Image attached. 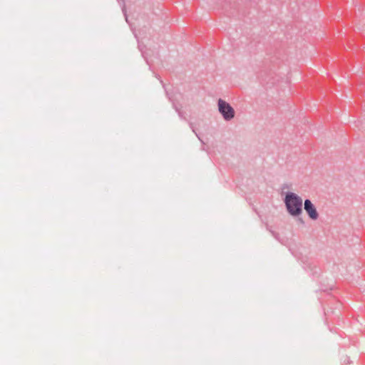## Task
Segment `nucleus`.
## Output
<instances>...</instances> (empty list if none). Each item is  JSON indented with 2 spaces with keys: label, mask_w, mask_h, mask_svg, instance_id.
<instances>
[{
  "label": "nucleus",
  "mask_w": 365,
  "mask_h": 365,
  "mask_svg": "<svg viewBox=\"0 0 365 365\" xmlns=\"http://www.w3.org/2000/svg\"><path fill=\"white\" fill-rule=\"evenodd\" d=\"M219 111L222 113L225 120H230L235 115L234 109L225 101H218Z\"/></svg>",
  "instance_id": "nucleus-2"
},
{
  "label": "nucleus",
  "mask_w": 365,
  "mask_h": 365,
  "mask_svg": "<svg viewBox=\"0 0 365 365\" xmlns=\"http://www.w3.org/2000/svg\"><path fill=\"white\" fill-rule=\"evenodd\" d=\"M284 203L288 212L292 216H299L302 212V199L294 192L287 193Z\"/></svg>",
  "instance_id": "nucleus-1"
},
{
  "label": "nucleus",
  "mask_w": 365,
  "mask_h": 365,
  "mask_svg": "<svg viewBox=\"0 0 365 365\" xmlns=\"http://www.w3.org/2000/svg\"><path fill=\"white\" fill-rule=\"evenodd\" d=\"M304 210L308 214L309 217L314 220H316L319 217V214L312 204V202L309 200H306L304 202Z\"/></svg>",
  "instance_id": "nucleus-3"
}]
</instances>
